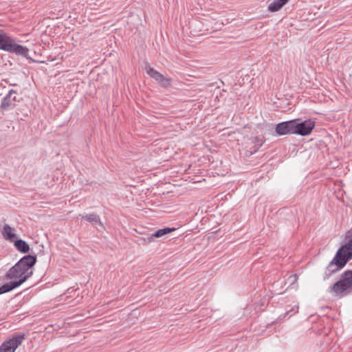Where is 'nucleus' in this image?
Masks as SVG:
<instances>
[{
  "label": "nucleus",
  "mask_w": 352,
  "mask_h": 352,
  "mask_svg": "<svg viewBox=\"0 0 352 352\" xmlns=\"http://www.w3.org/2000/svg\"><path fill=\"white\" fill-rule=\"evenodd\" d=\"M346 240V243L338 249L333 259L327 266L328 275L341 270L352 258V228L347 232Z\"/></svg>",
  "instance_id": "obj_1"
},
{
  "label": "nucleus",
  "mask_w": 352,
  "mask_h": 352,
  "mask_svg": "<svg viewBox=\"0 0 352 352\" xmlns=\"http://www.w3.org/2000/svg\"><path fill=\"white\" fill-rule=\"evenodd\" d=\"M32 274V271L28 272L17 263L8 271L6 276L9 279L13 280L12 281H20L23 284Z\"/></svg>",
  "instance_id": "obj_2"
},
{
  "label": "nucleus",
  "mask_w": 352,
  "mask_h": 352,
  "mask_svg": "<svg viewBox=\"0 0 352 352\" xmlns=\"http://www.w3.org/2000/svg\"><path fill=\"white\" fill-rule=\"evenodd\" d=\"M24 336L17 334L12 338L5 341L0 346V352H14L19 345L21 344Z\"/></svg>",
  "instance_id": "obj_3"
},
{
  "label": "nucleus",
  "mask_w": 352,
  "mask_h": 352,
  "mask_svg": "<svg viewBox=\"0 0 352 352\" xmlns=\"http://www.w3.org/2000/svg\"><path fill=\"white\" fill-rule=\"evenodd\" d=\"M294 120V134L300 135L302 136L307 135L311 133L315 126L314 122L311 120H307L300 123L298 122L296 120Z\"/></svg>",
  "instance_id": "obj_4"
},
{
  "label": "nucleus",
  "mask_w": 352,
  "mask_h": 352,
  "mask_svg": "<svg viewBox=\"0 0 352 352\" xmlns=\"http://www.w3.org/2000/svg\"><path fill=\"white\" fill-rule=\"evenodd\" d=\"M15 95L16 91L11 89L8 94L3 98L0 105V109H2V111L11 109L15 106V102L18 101Z\"/></svg>",
  "instance_id": "obj_5"
},
{
  "label": "nucleus",
  "mask_w": 352,
  "mask_h": 352,
  "mask_svg": "<svg viewBox=\"0 0 352 352\" xmlns=\"http://www.w3.org/2000/svg\"><path fill=\"white\" fill-rule=\"evenodd\" d=\"M294 120L283 122L278 124L276 126V132L279 135H285L287 134H294Z\"/></svg>",
  "instance_id": "obj_6"
},
{
  "label": "nucleus",
  "mask_w": 352,
  "mask_h": 352,
  "mask_svg": "<svg viewBox=\"0 0 352 352\" xmlns=\"http://www.w3.org/2000/svg\"><path fill=\"white\" fill-rule=\"evenodd\" d=\"M146 73L158 82L161 83L163 86H168L170 85V80L165 78L162 74L159 73L150 65H146L145 67Z\"/></svg>",
  "instance_id": "obj_7"
},
{
  "label": "nucleus",
  "mask_w": 352,
  "mask_h": 352,
  "mask_svg": "<svg viewBox=\"0 0 352 352\" xmlns=\"http://www.w3.org/2000/svg\"><path fill=\"white\" fill-rule=\"evenodd\" d=\"M79 217H81L82 219H85L89 221L92 226L96 228H98V226L104 228L100 217L96 213L80 214Z\"/></svg>",
  "instance_id": "obj_8"
},
{
  "label": "nucleus",
  "mask_w": 352,
  "mask_h": 352,
  "mask_svg": "<svg viewBox=\"0 0 352 352\" xmlns=\"http://www.w3.org/2000/svg\"><path fill=\"white\" fill-rule=\"evenodd\" d=\"M8 47H7V52L23 55L25 57L28 56L29 50L26 47L18 45L14 41H13L12 45H9Z\"/></svg>",
  "instance_id": "obj_9"
},
{
  "label": "nucleus",
  "mask_w": 352,
  "mask_h": 352,
  "mask_svg": "<svg viewBox=\"0 0 352 352\" xmlns=\"http://www.w3.org/2000/svg\"><path fill=\"white\" fill-rule=\"evenodd\" d=\"M36 257L28 255L23 257L18 263L22 266L24 269H26L28 272H30V267L33 266L36 263Z\"/></svg>",
  "instance_id": "obj_10"
},
{
  "label": "nucleus",
  "mask_w": 352,
  "mask_h": 352,
  "mask_svg": "<svg viewBox=\"0 0 352 352\" xmlns=\"http://www.w3.org/2000/svg\"><path fill=\"white\" fill-rule=\"evenodd\" d=\"M14 40L6 34L0 32V49L7 51V47L12 45Z\"/></svg>",
  "instance_id": "obj_11"
},
{
  "label": "nucleus",
  "mask_w": 352,
  "mask_h": 352,
  "mask_svg": "<svg viewBox=\"0 0 352 352\" xmlns=\"http://www.w3.org/2000/svg\"><path fill=\"white\" fill-rule=\"evenodd\" d=\"M2 234L7 240L12 241L16 238L15 230L7 224L3 228Z\"/></svg>",
  "instance_id": "obj_12"
},
{
  "label": "nucleus",
  "mask_w": 352,
  "mask_h": 352,
  "mask_svg": "<svg viewBox=\"0 0 352 352\" xmlns=\"http://www.w3.org/2000/svg\"><path fill=\"white\" fill-rule=\"evenodd\" d=\"M21 285L20 281H11L7 283L0 287V294L8 292Z\"/></svg>",
  "instance_id": "obj_13"
},
{
  "label": "nucleus",
  "mask_w": 352,
  "mask_h": 352,
  "mask_svg": "<svg viewBox=\"0 0 352 352\" xmlns=\"http://www.w3.org/2000/svg\"><path fill=\"white\" fill-rule=\"evenodd\" d=\"M289 0H274L268 6V10L271 12L279 10Z\"/></svg>",
  "instance_id": "obj_14"
},
{
  "label": "nucleus",
  "mask_w": 352,
  "mask_h": 352,
  "mask_svg": "<svg viewBox=\"0 0 352 352\" xmlns=\"http://www.w3.org/2000/svg\"><path fill=\"white\" fill-rule=\"evenodd\" d=\"M14 245L19 251L23 253H26L30 250L28 244L21 239L16 241Z\"/></svg>",
  "instance_id": "obj_15"
},
{
  "label": "nucleus",
  "mask_w": 352,
  "mask_h": 352,
  "mask_svg": "<svg viewBox=\"0 0 352 352\" xmlns=\"http://www.w3.org/2000/svg\"><path fill=\"white\" fill-rule=\"evenodd\" d=\"M348 289L347 286L344 284L342 280L336 283L333 286V290L336 294H340Z\"/></svg>",
  "instance_id": "obj_16"
},
{
  "label": "nucleus",
  "mask_w": 352,
  "mask_h": 352,
  "mask_svg": "<svg viewBox=\"0 0 352 352\" xmlns=\"http://www.w3.org/2000/svg\"><path fill=\"white\" fill-rule=\"evenodd\" d=\"M341 280L348 288L351 287L352 286V272H345Z\"/></svg>",
  "instance_id": "obj_17"
},
{
  "label": "nucleus",
  "mask_w": 352,
  "mask_h": 352,
  "mask_svg": "<svg viewBox=\"0 0 352 352\" xmlns=\"http://www.w3.org/2000/svg\"><path fill=\"white\" fill-rule=\"evenodd\" d=\"M175 230V228H169L160 229V230H157L154 234H153V236L159 238V237L163 236L164 235L167 234L174 231Z\"/></svg>",
  "instance_id": "obj_18"
},
{
  "label": "nucleus",
  "mask_w": 352,
  "mask_h": 352,
  "mask_svg": "<svg viewBox=\"0 0 352 352\" xmlns=\"http://www.w3.org/2000/svg\"><path fill=\"white\" fill-rule=\"evenodd\" d=\"M153 238L154 237L153 236V234H152L151 236H148L146 238L142 237L140 239V241H142V245H146V244L151 243L153 241Z\"/></svg>",
  "instance_id": "obj_19"
},
{
  "label": "nucleus",
  "mask_w": 352,
  "mask_h": 352,
  "mask_svg": "<svg viewBox=\"0 0 352 352\" xmlns=\"http://www.w3.org/2000/svg\"><path fill=\"white\" fill-rule=\"evenodd\" d=\"M288 280L290 282L291 285L294 283L297 280L296 275H292V276H290L289 278H288Z\"/></svg>",
  "instance_id": "obj_20"
}]
</instances>
